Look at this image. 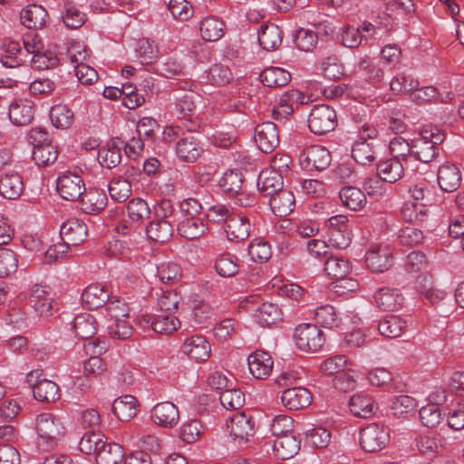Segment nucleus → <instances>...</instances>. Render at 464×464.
I'll list each match as a JSON object with an SVG mask.
<instances>
[{"label": "nucleus", "mask_w": 464, "mask_h": 464, "mask_svg": "<svg viewBox=\"0 0 464 464\" xmlns=\"http://www.w3.org/2000/svg\"><path fill=\"white\" fill-rule=\"evenodd\" d=\"M35 429L44 443L54 448L65 435V427L61 419L53 413L44 412L37 415Z\"/></svg>", "instance_id": "obj_1"}, {"label": "nucleus", "mask_w": 464, "mask_h": 464, "mask_svg": "<svg viewBox=\"0 0 464 464\" xmlns=\"http://www.w3.org/2000/svg\"><path fill=\"white\" fill-rule=\"evenodd\" d=\"M390 442V429L379 423H370L360 430L361 448L370 453L382 450Z\"/></svg>", "instance_id": "obj_2"}, {"label": "nucleus", "mask_w": 464, "mask_h": 464, "mask_svg": "<svg viewBox=\"0 0 464 464\" xmlns=\"http://www.w3.org/2000/svg\"><path fill=\"white\" fill-rule=\"evenodd\" d=\"M337 126V114L327 104H316L308 117V128L316 135H324L333 131Z\"/></svg>", "instance_id": "obj_3"}, {"label": "nucleus", "mask_w": 464, "mask_h": 464, "mask_svg": "<svg viewBox=\"0 0 464 464\" xmlns=\"http://www.w3.org/2000/svg\"><path fill=\"white\" fill-rule=\"evenodd\" d=\"M294 339L297 347L304 352L319 351L325 342L323 331L312 324L298 325L295 329Z\"/></svg>", "instance_id": "obj_4"}, {"label": "nucleus", "mask_w": 464, "mask_h": 464, "mask_svg": "<svg viewBox=\"0 0 464 464\" xmlns=\"http://www.w3.org/2000/svg\"><path fill=\"white\" fill-rule=\"evenodd\" d=\"M229 435L236 444L243 446L255 435V420L245 412L234 414L227 424Z\"/></svg>", "instance_id": "obj_5"}, {"label": "nucleus", "mask_w": 464, "mask_h": 464, "mask_svg": "<svg viewBox=\"0 0 464 464\" xmlns=\"http://www.w3.org/2000/svg\"><path fill=\"white\" fill-rule=\"evenodd\" d=\"M331 161L330 151L321 145H312L304 149L299 155L300 165L307 171L324 170L330 166Z\"/></svg>", "instance_id": "obj_6"}, {"label": "nucleus", "mask_w": 464, "mask_h": 464, "mask_svg": "<svg viewBox=\"0 0 464 464\" xmlns=\"http://www.w3.org/2000/svg\"><path fill=\"white\" fill-rule=\"evenodd\" d=\"M195 93L188 92L176 97L174 104V113L180 119H184L187 123L185 127L189 132L197 130L200 127V121L196 116V104L194 102Z\"/></svg>", "instance_id": "obj_7"}, {"label": "nucleus", "mask_w": 464, "mask_h": 464, "mask_svg": "<svg viewBox=\"0 0 464 464\" xmlns=\"http://www.w3.org/2000/svg\"><path fill=\"white\" fill-rule=\"evenodd\" d=\"M85 188L82 178L76 173L64 172L57 179V191L63 199L78 201Z\"/></svg>", "instance_id": "obj_8"}, {"label": "nucleus", "mask_w": 464, "mask_h": 464, "mask_svg": "<svg viewBox=\"0 0 464 464\" xmlns=\"http://www.w3.org/2000/svg\"><path fill=\"white\" fill-rule=\"evenodd\" d=\"M255 141L258 149L265 153H271L279 144V130L272 121H265L255 128Z\"/></svg>", "instance_id": "obj_9"}, {"label": "nucleus", "mask_w": 464, "mask_h": 464, "mask_svg": "<svg viewBox=\"0 0 464 464\" xmlns=\"http://www.w3.org/2000/svg\"><path fill=\"white\" fill-rule=\"evenodd\" d=\"M150 417L154 424L171 429L177 425L179 420V411L173 402L162 401L152 408Z\"/></svg>", "instance_id": "obj_10"}, {"label": "nucleus", "mask_w": 464, "mask_h": 464, "mask_svg": "<svg viewBox=\"0 0 464 464\" xmlns=\"http://www.w3.org/2000/svg\"><path fill=\"white\" fill-rule=\"evenodd\" d=\"M107 202L106 193L97 188H85L78 200L82 211L89 215L99 214L106 208Z\"/></svg>", "instance_id": "obj_11"}, {"label": "nucleus", "mask_w": 464, "mask_h": 464, "mask_svg": "<svg viewBox=\"0 0 464 464\" xmlns=\"http://www.w3.org/2000/svg\"><path fill=\"white\" fill-rule=\"evenodd\" d=\"M60 235L67 245L79 246L87 238V225L78 218H69L61 226Z\"/></svg>", "instance_id": "obj_12"}, {"label": "nucleus", "mask_w": 464, "mask_h": 464, "mask_svg": "<svg viewBox=\"0 0 464 464\" xmlns=\"http://www.w3.org/2000/svg\"><path fill=\"white\" fill-rule=\"evenodd\" d=\"M313 401L311 392L304 387L285 389L281 395L282 404L290 411H298L308 407Z\"/></svg>", "instance_id": "obj_13"}, {"label": "nucleus", "mask_w": 464, "mask_h": 464, "mask_svg": "<svg viewBox=\"0 0 464 464\" xmlns=\"http://www.w3.org/2000/svg\"><path fill=\"white\" fill-rule=\"evenodd\" d=\"M247 364L255 378L266 380L271 374L274 362L268 353L257 350L248 356Z\"/></svg>", "instance_id": "obj_14"}, {"label": "nucleus", "mask_w": 464, "mask_h": 464, "mask_svg": "<svg viewBox=\"0 0 464 464\" xmlns=\"http://www.w3.org/2000/svg\"><path fill=\"white\" fill-rule=\"evenodd\" d=\"M181 351L190 359L198 362H202L207 361L210 356V344L205 337L201 335H192L184 341Z\"/></svg>", "instance_id": "obj_15"}, {"label": "nucleus", "mask_w": 464, "mask_h": 464, "mask_svg": "<svg viewBox=\"0 0 464 464\" xmlns=\"http://www.w3.org/2000/svg\"><path fill=\"white\" fill-rule=\"evenodd\" d=\"M374 302L379 309L394 312L402 307L404 297L399 289L382 287L375 293Z\"/></svg>", "instance_id": "obj_16"}, {"label": "nucleus", "mask_w": 464, "mask_h": 464, "mask_svg": "<svg viewBox=\"0 0 464 464\" xmlns=\"http://www.w3.org/2000/svg\"><path fill=\"white\" fill-rule=\"evenodd\" d=\"M203 152L200 140L193 134L180 138L176 143V154L185 162L196 161Z\"/></svg>", "instance_id": "obj_17"}, {"label": "nucleus", "mask_w": 464, "mask_h": 464, "mask_svg": "<svg viewBox=\"0 0 464 464\" xmlns=\"http://www.w3.org/2000/svg\"><path fill=\"white\" fill-rule=\"evenodd\" d=\"M257 188L261 195L270 198L284 188L282 174L273 169L262 170L257 179Z\"/></svg>", "instance_id": "obj_18"}, {"label": "nucleus", "mask_w": 464, "mask_h": 464, "mask_svg": "<svg viewBox=\"0 0 464 464\" xmlns=\"http://www.w3.org/2000/svg\"><path fill=\"white\" fill-rule=\"evenodd\" d=\"M437 180L443 191L453 192L460 186L461 174L455 164L447 161L439 168Z\"/></svg>", "instance_id": "obj_19"}, {"label": "nucleus", "mask_w": 464, "mask_h": 464, "mask_svg": "<svg viewBox=\"0 0 464 464\" xmlns=\"http://www.w3.org/2000/svg\"><path fill=\"white\" fill-rule=\"evenodd\" d=\"M176 220H154L149 222L145 232L150 241L165 244L170 240L174 233V223Z\"/></svg>", "instance_id": "obj_20"}, {"label": "nucleus", "mask_w": 464, "mask_h": 464, "mask_svg": "<svg viewBox=\"0 0 464 464\" xmlns=\"http://www.w3.org/2000/svg\"><path fill=\"white\" fill-rule=\"evenodd\" d=\"M9 119L16 126L29 124L34 115L33 102L26 99L14 100L9 107Z\"/></svg>", "instance_id": "obj_21"}, {"label": "nucleus", "mask_w": 464, "mask_h": 464, "mask_svg": "<svg viewBox=\"0 0 464 464\" xmlns=\"http://www.w3.org/2000/svg\"><path fill=\"white\" fill-rule=\"evenodd\" d=\"M109 299L108 289L97 283L89 285L82 294V304L90 310H95L106 305Z\"/></svg>", "instance_id": "obj_22"}, {"label": "nucleus", "mask_w": 464, "mask_h": 464, "mask_svg": "<svg viewBox=\"0 0 464 464\" xmlns=\"http://www.w3.org/2000/svg\"><path fill=\"white\" fill-rule=\"evenodd\" d=\"M349 409L353 416L367 419L375 414L378 405L371 396L357 393L351 397Z\"/></svg>", "instance_id": "obj_23"}, {"label": "nucleus", "mask_w": 464, "mask_h": 464, "mask_svg": "<svg viewBox=\"0 0 464 464\" xmlns=\"http://www.w3.org/2000/svg\"><path fill=\"white\" fill-rule=\"evenodd\" d=\"M301 440L294 434H285L276 438L273 444L274 454L277 459H288L300 450Z\"/></svg>", "instance_id": "obj_24"}, {"label": "nucleus", "mask_w": 464, "mask_h": 464, "mask_svg": "<svg viewBox=\"0 0 464 464\" xmlns=\"http://www.w3.org/2000/svg\"><path fill=\"white\" fill-rule=\"evenodd\" d=\"M415 446L422 455H436L444 450L445 440L440 433L429 432L417 436Z\"/></svg>", "instance_id": "obj_25"}, {"label": "nucleus", "mask_w": 464, "mask_h": 464, "mask_svg": "<svg viewBox=\"0 0 464 464\" xmlns=\"http://www.w3.org/2000/svg\"><path fill=\"white\" fill-rule=\"evenodd\" d=\"M250 221L247 217L233 215L225 225V232L231 241H243L249 237Z\"/></svg>", "instance_id": "obj_26"}, {"label": "nucleus", "mask_w": 464, "mask_h": 464, "mask_svg": "<svg viewBox=\"0 0 464 464\" xmlns=\"http://www.w3.org/2000/svg\"><path fill=\"white\" fill-rule=\"evenodd\" d=\"M294 194L284 188L269 198V206L272 212L278 217L289 215L295 207Z\"/></svg>", "instance_id": "obj_27"}, {"label": "nucleus", "mask_w": 464, "mask_h": 464, "mask_svg": "<svg viewBox=\"0 0 464 464\" xmlns=\"http://www.w3.org/2000/svg\"><path fill=\"white\" fill-rule=\"evenodd\" d=\"M365 262L373 273L387 271L393 262V256L387 248L371 249L366 253Z\"/></svg>", "instance_id": "obj_28"}, {"label": "nucleus", "mask_w": 464, "mask_h": 464, "mask_svg": "<svg viewBox=\"0 0 464 464\" xmlns=\"http://www.w3.org/2000/svg\"><path fill=\"white\" fill-rule=\"evenodd\" d=\"M178 233L184 238L193 240L202 237L208 230V225L202 218H183L177 224Z\"/></svg>", "instance_id": "obj_29"}, {"label": "nucleus", "mask_w": 464, "mask_h": 464, "mask_svg": "<svg viewBox=\"0 0 464 464\" xmlns=\"http://www.w3.org/2000/svg\"><path fill=\"white\" fill-rule=\"evenodd\" d=\"M121 139L113 138L106 147L99 150L98 158L102 167L112 169L117 167L121 161V146L123 144Z\"/></svg>", "instance_id": "obj_30"}, {"label": "nucleus", "mask_w": 464, "mask_h": 464, "mask_svg": "<svg viewBox=\"0 0 464 464\" xmlns=\"http://www.w3.org/2000/svg\"><path fill=\"white\" fill-rule=\"evenodd\" d=\"M282 40V31L276 24H263L258 30V44L266 51L277 49L281 45Z\"/></svg>", "instance_id": "obj_31"}, {"label": "nucleus", "mask_w": 464, "mask_h": 464, "mask_svg": "<svg viewBox=\"0 0 464 464\" xmlns=\"http://www.w3.org/2000/svg\"><path fill=\"white\" fill-rule=\"evenodd\" d=\"M137 405V399L132 395L126 394L114 400L111 410L120 420L129 421L136 416Z\"/></svg>", "instance_id": "obj_32"}, {"label": "nucleus", "mask_w": 464, "mask_h": 464, "mask_svg": "<svg viewBox=\"0 0 464 464\" xmlns=\"http://www.w3.org/2000/svg\"><path fill=\"white\" fill-rule=\"evenodd\" d=\"M403 174V162L399 160L391 158L377 164V175L385 182L395 183L402 178Z\"/></svg>", "instance_id": "obj_33"}, {"label": "nucleus", "mask_w": 464, "mask_h": 464, "mask_svg": "<svg viewBox=\"0 0 464 464\" xmlns=\"http://www.w3.org/2000/svg\"><path fill=\"white\" fill-rule=\"evenodd\" d=\"M48 14L46 10L38 5H29L20 13V20L22 24L29 29L42 28Z\"/></svg>", "instance_id": "obj_34"}, {"label": "nucleus", "mask_w": 464, "mask_h": 464, "mask_svg": "<svg viewBox=\"0 0 464 464\" xmlns=\"http://www.w3.org/2000/svg\"><path fill=\"white\" fill-rule=\"evenodd\" d=\"M123 459V448L118 443H109L105 440L100 445L95 456L97 464H120Z\"/></svg>", "instance_id": "obj_35"}, {"label": "nucleus", "mask_w": 464, "mask_h": 464, "mask_svg": "<svg viewBox=\"0 0 464 464\" xmlns=\"http://www.w3.org/2000/svg\"><path fill=\"white\" fill-rule=\"evenodd\" d=\"M72 329L76 336L88 340L97 333L98 323L92 314L83 313L74 318Z\"/></svg>", "instance_id": "obj_36"}, {"label": "nucleus", "mask_w": 464, "mask_h": 464, "mask_svg": "<svg viewBox=\"0 0 464 464\" xmlns=\"http://www.w3.org/2000/svg\"><path fill=\"white\" fill-rule=\"evenodd\" d=\"M24 191V182L18 173L5 174L0 178V194L8 199L18 198Z\"/></svg>", "instance_id": "obj_37"}, {"label": "nucleus", "mask_w": 464, "mask_h": 464, "mask_svg": "<svg viewBox=\"0 0 464 464\" xmlns=\"http://www.w3.org/2000/svg\"><path fill=\"white\" fill-rule=\"evenodd\" d=\"M340 200L345 208L351 210H361L367 203L365 194L353 186H346L339 192Z\"/></svg>", "instance_id": "obj_38"}, {"label": "nucleus", "mask_w": 464, "mask_h": 464, "mask_svg": "<svg viewBox=\"0 0 464 464\" xmlns=\"http://www.w3.org/2000/svg\"><path fill=\"white\" fill-rule=\"evenodd\" d=\"M225 24L217 16L209 15L202 19L199 31L205 41L215 42L224 34Z\"/></svg>", "instance_id": "obj_39"}, {"label": "nucleus", "mask_w": 464, "mask_h": 464, "mask_svg": "<svg viewBox=\"0 0 464 464\" xmlns=\"http://www.w3.org/2000/svg\"><path fill=\"white\" fill-rule=\"evenodd\" d=\"M260 81L266 87L279 88L289 83L291 74L279 67H268L260 73Z\"/></svg>", "instance_id": "obj_40"}, {"label": "nucleus", "mask_w": 464, "mask_h": 464, "mask_svg": "<svg viewBox=\"0 0 464 464\" xmlns=\"http://www.w3.org/2000/svg\"><path fill=\"white\" fill-rule=\"evenodd\" d=\"M126 209L130 220L138 226L142 225L145 220L149 219L151 214L148 203L140 198L130 199L127 203Z\"/></svg>", "instance_id": "obj_41"}, {"label": "nucleus", "mask_w": 464, "mask_h": 464, "mask_svg": "<svg viewBox=\"0 0 464 464\" xmlns=\"http://www.w3.org/2000/svg\"><path fill=\"white\" fill-rule=\"evenodd\" d=\"M324 271L337 281L345 280L351 271L350 262L343 257L330 256L324 262Z\"/></svg>", "instance_id": "obj_42"}, {"label": "nucleus", "mask_w": 464, "mask_h": 464, "mask_svg": "<svg viewBox=\"0 0 464 464\" xmlns=\"http://www.w3.org/2000/svg\"><path fill=\"white\" fill-rule=\"evenodd\" d=\"M407 328V322L396 315H389L381 320L378 324L380 334L388 338H396Z\"/></svg>", "instance_id": "obj_43"}, {"label": "nucleus", "mask_w": 464, "mask_h": 464, "mask_svg": "<svg viewBox=\"0 0 464 464\" xmlns=\"http://www.w3.org/2000/svg\"><path fill=\"white\" fill-rule=\"evenodd\" d=\"M282 315L279 306L273 303H263L256 314L257 323L263 327H268L282 321Z\"/></svg>", "instance_id": "obj_44"}, {"label": "nucleus", "mask_w": 464, "mask_h": 464, "mask_svg": "<svg viewBox=\"0 0 464 464\" xmlns=\"http://www.w3.org/2000/svg\"><path fill=\"white\" fill-rule=\"evenodd\" d=\"M33 394L37 401L53 402L60 398V389L54 382L42 379L34 388Z\"/></svg>", "instance_id": "obj_45"}, {"label": "nucleus", "mask_w": 464, "mask_h": 464, "mask_svg": "<svg viewBox=\"0 0 464 464\" xmlns=\"http://www.w3.org/2000/svg\"><path fill=\"white\" fill-rule=\"evenodd\" d=\"M401 214L410 223L422 224L426 221L427 208L422 203L407 201L403 204Z\"/></svg>", "instance_id": "obj_46"}, {"label": "nucleus", "mask_w": 464, "mask_h": 464, "mask_svg": "<svg viewBox=\"0 0 464 464\" xmlns=\"http://www.w3.org/2000/svg\"><path fill=\"white\" fill-rule=\"evenodd\" d=\"M180 326L179 320L171 314L160 313L154 316L152 330L161 334H170Z\"/></svg>", "instance_id": "obj_47"}, {"label": "nucleus", "mask_w": 464, "mask_h": 464, "mask_svg": "<svg viewBox=\"0 0 464 464\" xmlns=\"http://www.w3.org/2000/svg\"><path fill=\"white\" fill-rule=\"evenodd\" d=\"M74 114L66 105L57 104L51 108L50 119L57 129H68L73 122Z\"/></svg>", "instance_id": "obj_48"}, {"label": "nucleus", "mask_w": 464, "mask_h": 464, "mask_svg": "<svg viewBox=\"0 0 464 464\" xmlns=\"http://www.w3.org/2000/svg\"><path fill=\"white\" fill-rule=\"evenodd\" d=\"M244 176L238 170H230L224 174L219 180V186L224 192L237 195L243 192Z\"/></svg>", "instance_id": "obj_49"}, {"label": "nucleus", "mask_w": 464, "mask_h": 464, "mask_svg": "<svg viewBox=\"0 0 464 464\" xmlns=\"http://www.w3.org/2000/svg\"><path fill=\"white\" fill-rule=\"evenodd\" d=\"M439 154V147L431 145L420 136L413 142L412 156L424 163L432 161Z\"/></svg>", "instance_id": "obj_50"}, {"label": "nucleus", "mask_w": 464, "mask_h": 464, "mask_svg": "<svg viewBox=\"0 0 464 464\" xmlns=\"http://www.w3.org/2000/svg\"><path fill=\"white\" fill-rule=\"evenodd\" d=\"M157 276L165 285H174L180 280L182 268L175 262H165L157 267Z\"/></svg>", "instance_id": "obj_51"}, {"label": "nucleus", "mask_w": 464, "mask_h": 464, "mask_svg": "<svg viewBox=\"0 0 464 464\" xmlns=\"http://www.w3.org/2000/svg\"><path fill=\"white\" fill-rule=\"evenodd\" d=\"M205 78L207 83L222 86L233 80V73L227 66L213 64L206 72Z\"/></svg>", "instance_id": "obj_52"}, {"label": "nucleus", "mask_w": 464, "mask_h": 464, "mask_svg": "<svg viewBox=\"0 0 464 464\" xmlns=\"http://www.w3.org/2000/svg\"><path fill=\"white\" fill-rule=\"evenodd\" d=\"M248 255L252 261L259 264L267 262L272 256L269 243L262 238H255L248 246Z\"/></svg>", "instance_id": "obj_53"}, {"label": "nucleus", "mask_w": 464, "mask_h": 464, "mask_svg": "<svg viewBox=\"0 0 464 464\" xmlns=\"http://www.w3.org/2000/svg\"><path fill=\"white\" fill-rule=\"evenodd\" d=\"M397 240L403 246L414 247L423 243L424 235L421 229L413 226H406L399 230Z\"/></svg>", "instance_id": "obj_54"}, {"label": "nucleus", "mask_w": 464, "mask_h": 464, "mask_svg": "<svg viewBox=\"0 0 464 464\" xmlns=\"http://www.w3.org/2000/svg\"><path fill=\"white\" fill-rule=\"evenodd\" d=\"M108 189L111 199L118 202L126 201L131 195V184L122 177L112 179Z\"/></svg>", "instance_id": "obj_55"}, {"label": "nucleus", "mask_w": 464, "mask_h": 464, "mask_svg": "<svg viewBox=\"0 0 464 464\" xmlns=\"http://www.w3.org/2000/svg\"><path fill=\"white\" fill-rule=\"evenodd\" d=\"M238 258L230 254L219 256L215 262V269L222 277H232L238 273Z\"/></svg>", "instance_id": "obj_56"}, {"label": "nucleus", "mask_w": 464, "mask_h": 464, "mask_svg": "<svg viewBox=\"0 0 464 464\" xmlns=\"http://www.w3.org/2000/svg\"><path fill=\"white\" fill-rule=\"evenodd\" d=\"M219 401L227 410H238L245 404V394L240 389L227 388L220 392Z\"/></svg>", "instance_id": "obj_57"}, {"label": "nucleus", "mask_w": 464, "mask_h": 464, "mask_svg": "<svg viewBox=\"0 0 464 464\" xmlns=\"http://www.w3.org/2000/svg\"><path fill=\"white\" fill-rule=\"evenodd\" d=\"M420 420L423 426L435 428L442 420L439 402L429 403L419 411Z\"/></svg>", "instance_id": "obj_58"}, {"label": "nucleus", "mask_w": 464, "mask_h": 464, "mask_svg": "<svg viewBox=\"0 0 464 464\" xmlns=\"http://www.w3.org/2000/svg\"><path fill=\"white\" fill-rule=\"evenodd\" d=\"M202 429L203 426L200 420L190 419L180 426L179 437L186 443H193L202 435Z\"/></svg>", "instance_id": "obj_59"}, {"label": "nucleus", "mask_w": 464, "mask_h": 464, "mask_svg": "<svg viewBox=\"0 0 464 464\" xmlns=\"http://www.w3.org/2000/svg\"><path fill=\"white\" fill-rule=\"evenodd\" d=\"M352 157L361 165H370L375 160V153L367 141L354 142L352 148Z\"/></svg>", "instance_id": "obj_60"}, {"label": "nucleus", "mask_w": 464, "mask_h": 464, "mask_svg": "<svg viewBox=\"0 0 464 464\" xmlns=\"http://www.w3.org/2000/svg\"><path fill=\"white\" fill-rule=\"evenodd\" d=\"M58 153L57 145L45 144L44 147L38 146L37 149L33 150V160L39 166H48L57 160Z\"/></svg>", "instance_id": "obj_61"}, {"label": "nucleus", "mask_w": 464, "mask_h": 464, "mask_svg": "<svg viewBox=\"0 0 464 464\" xmlns=\"http://www.w3.org/2000/svg\"><path fill=\"white\" fill-rule=\"evenodd\" d=\"M389 148L392 158L403 162L410 155L412 156L413 142L410 144L404 138L397 136L390 141Z\"/></svg>", "instance_id": "obj_62"}, {"label": "nucleus", "mask_w": 464, "mask_h": 464, "mask_svg": "<svg viewBox=\"0 0 464 464\" xmlns=\"http://www.w3.org/2000/svg\"><path fill=\"white\" fill-rule=\"evenodd\" d=\"M181 302L182 298L176 291L162 290L158 299L160 312L173 314Z\"/></svg>", "instance_id": "obj_63"}, {"label": "nucleus", "mask_w": 464, "mask_h": 464, "mask_svg": "<svg viewBox=\"0 0 464 464\" xmlns=\"http://www.w3.org/2000/svg\"><path fill=\"white\" fill-rule=\"evenodd\" d=\"M316 324L332 329L338 325V316L334 306L326 304L316 309L314 314Z\"/></svg>", "instance_id": "obj_64"}]
</instances>
